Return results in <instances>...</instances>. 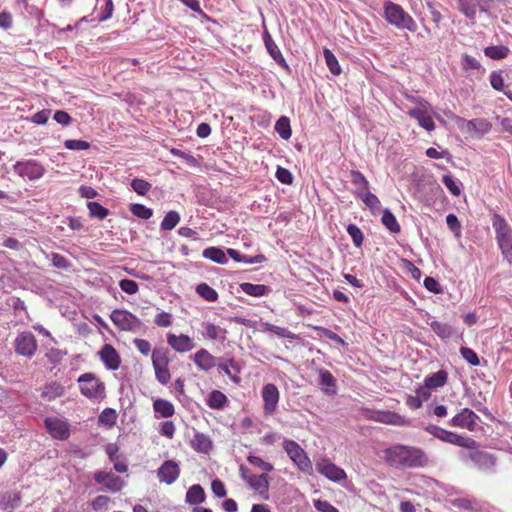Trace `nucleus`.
<instances>
[{
    "label": "nucleus",
    "instance_id": "f257e3e1",
    "mask_svg": "<svg viewBox=\"0 0 512 512\" xmlns=\"http://www.w3.org/2000/svg\"><path fill=\"white\" fill-rule=\"evenodd\" d=\"M385 459L396 468H422L428 465L427 454L418 447L396 444L385 450Z\"/></svg>",
    "mask_w": 512,
    "mask_h": 512
},
{
    "label": "nucleus",
    "instance_id": "f03ea898",
    "mask_svg": "<svg viewBox=\"0 0 512 512\" xmlns=\"http://www.w3.org/2000/svg\"><path fill=\"white\" fill-rule=\"evenodd\" d=\"M492 226L503 258L512 265V228L506 219L497 213L492 216Z\"/></svg>",
    "mask_w": 512,
    "mask_h": 512
},
{
    "label": "nucleus",
    "instance_id": "7ed1b4c3",
    "mask_svg": "<svg viewBox=\"0 0 512 512\" xmlns=\"http://www.w3.org/2000/svg\"><path fill=\"white\" fill-rule=\"evenodd\" d=\"M384 18L399 30L415 32L418 27L413 17L401 5L391 1L384 3Z\"/></svg>",
    "mask_w": 512,
    "mask_h": 512
},
{
    "label": "nucleus",
    "instance_id": "20e7f679",
    "mask_svg": "<svg viewBox=\"0 0 512 512\" xmlns=\"http://www.w3.org/2000/svg\"><path fill=\"white\" fill-rule=\"evenodd\" d=\"M77 383L81 395L89 400H101L106 396L105 383L95 373L86 372L81 374Z\"/></svg>",
    "mask_w": 512,
    "mask_h": 512
},
{
    "label": "nucleus",
    "instance_id": "39448f33",
    "mask_svg": "<svg viewBox=\"0 0 512 512\" xmlns=\"http://www.w3.org/2000/svg\"><path fill=\"white\" fill-rule=\"evenodd\" d=\"M425 431L434 436L435 438L453 444L466 449L478 448L479 444L471 437H466L454 433L452 431L445 430L437 425L430 424L425 427Z\"/></svg>",
    "mask_w": 512,
    "mask_h": 512
},
{
    "label": "nucleus",
    "instance_id": "423d86ee",
    "mask_svg": "<svg viewBox=\"0 0 512 512\" xmlns=\"http://www.w3.org/2000/svg\"><path fill=\"white\" fill-rule=\"evenodd\" d=\"M469 450L470 451L468 452L461 451L459 453V458L463 462H471L477 469L481 471H494V468L497 464V458L494 454L482 450H477V448Z\"/></svg>",
    "mask_w": 512,
    "mask_h": 512
},
{
    "label": "nucleus",
    "instance_id": "0eeeda50",
    "mask_svg": "<svg viewBox=\"0 0 512 512\" xmlns=\"http://www.w3.org/2000/svg\"><path fill=\"white\" fill-rule=\"evenodd\" d=\"M283 449L301 472L309 475L312 473V462L305 450L296 441L284 440Z\"/></svg>",
    "mask_w": 512,
    "mask_h": 512
},
{
    "label": "nucleus",
    "instance_id": "6e6552de",
    "mask_svg": "<svg viewBox=\"0 0 512 512\" xmlns=\"http://www.w3.org/2000/svg\"><path fill=\"white\" fill-rule=\"evenodd\" d=\"M13 170L21 178L30 181L42 178L46 172L45 167L34 159L17 161L13 166Z\"/></svg>",
    "mask_w": 512,
    "mask_h": 512
},
{
    "label": "nucleus",
    "instance_id": "1a4fd4ad",
    "mask_svg": "<svg viewBox=\"0 0 512 512\" xmlns=\"http://www.w3.org/2000/svg\"><path fill=\"white\" fill-rule=\"evenodd\" d=\"M451 118L455 120L458 127L471 135L482 137L488 134L492 129V124L484 118H475L466 120L462 117L451 115Z\"/></svg>",
    "mask_w": 512,
    "mask_h": 512
},
{
    "label": "nucleus",
    "instance_id": "9d476101",
    "mask_svg": "<svg viewBox=\"0 0 512 512\" xmlns=\"http://www.w3.org/2000/svg\"><path fill=\"white\" fill-rule=\"evenodd\" d=\"M110 319L121 331L135 332L142 326L141 320L136 315L124 309H114Z\"/></svg>",
    "mask_w": 512,
    "mask_h": 512
},
{
    "label": "nucleus",
    "instance_id": "9b49d317",
    "mask_svg": "<svg viewBox=\"0 0 512 512\" xmlns=\"http://www.w3.org/2000/svg\"><path fill=\"white\" fill-rule=\"evenodd\" d=\"M261 397L263 400V415L265 417L273 416L278 409L280 392L276 385L272 383L265 384L261 390Z\"/></svg>",
    "mask_w": 512,
    "mask_h": 512
},
{
    "label": "nucleus",
    "instance_id": "f8f14e48",
    "mask_svg": "<svg viewBox=\"0 0 512 512\" xmlns=\"http://www.w3.org/2000/svg\"><path fill=\"white\" fill-rule=\"evenodd\" d=\"M14 347L17 354L31 358L38 349V343L33 333L24 331L17 335Z\"/></svg>",
    "mask_w": 512,
    "mask_h": 512
},
{
    "label": "nucleus",
    "instance_id": "ddd939ff",
    "mask_svg": "<svg viewBox=\"0 0 512 512\" xmlns=\"http://www.w3.org/2000/svg\"><path fill=\"white\" fill-rule=\"evenodd\" d=\"M44 426L52 438L57 440H67L70 436V424L58 417H47L44 420Z\"/></svg>",
    "mask_w": 512,
    "mask_h": 512
},
{
    "label": "nucleus",
    "instance_id": "4468645a",
    "mask_svg": "<svg viewBox=\"0 0 512 512\" xmlns=\"http://www.w3.org/2000/svg\"><path fill=\"white\" fill-rule=\"evenodd\" d=\"M93 478L97 484L110 492H119L125 486V481L112 471H96Z\"/></svg>",
    "mask_w": 512,
    "mask_h": 512
},
{
    "label": "nucleus",
    "instance_id": "2eb2a0df",
    "mask_svg": "<svg viewBox=\"0 0 512 512\" xmlns=\"http://www.w3.org/2000/svg\"><path fill=\"white\" fill-rule=\"evenodd\" d=\"M97 355L107 370L116 371L120 368L122 359L112 344H104Z\"/></svg>",
    "mask_w": 512,
    "mask_h": 512
},
{
    "label": "nucleus",
    "instance_id": "dca6fc26",
    "mask_svg": "<svg viewBox=\"0 0 512 512\" xmlns=\"http://www.w3.org/2000/svg\"><path fill=\"white\" fill-rule=\"evenodd\" d=\"M181 469L174 460H166L157 469V478L160 483L172 485L180 476Z\"/></svg>",
    "mask_w": 512,
    "mask_h": 512
},
{
    "label": "nucleus",
    "instance_id": "f3484780",
    "mask_svg": "<svg viewBox=\"0 0 512 512\" xmlns=\"http://www.w3.org/2000/svg\"><path fill=\"white\" fill-rule=\"evenodd\" d=\"M261 17L264 19L262 14H261ZM263 28H264L263 42H264V45H265V48H266L268 54L280 67H282L286 71L290 72L289 65L287 64L285 58L283 57L278 45L274 42L271 35L269 34L264 21H263Z\"/></svg>",
    "mask_w": 512,
    "mask_h": 512
},
{
    "label": "nucleus",
    "instance_id": "a211bd4d",
    "mask_svg": "<svg viewBox=\"0 0 512 512\" xmlns=\"http://www.w3.org/2000/svg\"><path fill=\"white\" fill-rule=\"evenodd\" d=\"M316 470L318 473L333 482H340L341 480L346 479L345 471L325 458L316 463Z\"/></svg>",
    "mask_w": 512,
    "mask_h": 512
},
{
    "label": "nucleus",
    "instance_id": "6ab92c4d",
    "mask_svg": "<svg viewBox=\"0 0 512 512\" xmlns=\"http://www.w3.org/2000/svg\"><path fill=\"white\" fill-rule=\"evenodd\" d=\"M274 467L271 463L265 462L258 457V470L263 471L262 474L258 475V497L262 500L269 499V484L271 477L267 474L273 471Z\"/></svg>",
    "mask_w": 512,
    "mask_h": 512
},
{
    "label": "nucleus",
    "instance_id": "aec40b11",
    "mask_svg": "<svg viewBox=\"0 0 512 512\" xmlns=\"http://www.w3.org/2000/svg\"><path fill=\"white\" fill-rule=\"evenodd\" d=\"M479 419V416L474 411L464 408L450 420L449 424L453 427L467 428L472 431Z\"/></svg>",
    "mask_w": 512,
    "mask_h": 512
},
{
    "label": "nucleus",
    "instance_id": "412c9836",
    "mask_svg": "<svg viewBox=\"0 0 512 512\" xmlns=\"http://www.w3.org/2000/svg\"><path fill=\"white\" fill-rule=\"evenodd\" d=\"M167 343L178 353H185L195 348L193 339L185 334L176 335L174 333H168Z\"/></svg>",
    "mask_w": 512,
    "mask_h": 512
},
{
    "label": "nucleus",
    "instance_id": "4be33fe9",
    "mask_svg": "<svg viewBox=\"0 0 512 512\" xmlns=\"http://www.w3.org/2000/svg\"><path fill=\"white\" fill-rule=\"evenodd\" d=\"M193 361L197 368L203 371H209L216 365V358L203 348L193 355Z\"/></svg>",
    "mask_w": 512,
    "mask_h": 512
},
{
    "label": "nucleus",
    "instance_id": "5701e85b",
    "mask_svg": "<svg viewBox=\"0 0 512 512\" xmlns=\"http://www.w3.org/2000/svg\"><path fill=\"white\" fill-rule=\"evenodd\" d=\"M485 0H458L459 9L467 18L474 19L476 16L477 8L480 11L486 12L487 8L484 5Z\"/></svg>",
    "mask_w": 512,
    "mask_h": 512
},
{
    "label": "nucleus",
    "instance_id": "b1692460",
    "mask_svg": "<svg viewBox=\"0 0 512 512\" xmlns=\"http://www.w3.org/2000/svg\"><path fill=\"white\" fill-rule=\"evenodd\" d=\"M64 393V386L56 381L47 383L41 388V398L47 402L54 401L55 399L63 396Z\"/></svg>",
    "mask_w": 512,
    "mask_h": 512
},
{
    "label": "nucleus",
    "instance_id": "393cba45",
    "mask_svg": "<svg viewBox=\"0 0 512 512\" xmlns=\"http://www.w3.org/2000/svg\"><path fill=\"white\" fill-rule=\"evenodd\" d=\"M202 328H203L202 334L205 338L210 339V340L220 341V342L225 341L226 333H227L226 329H224L220 326H217L213 323H210V322H203Z\"/></svg>",
    "mask_w": 512,
    "mask_h": 512
},
{
    "label": "nucleus",
    "instance_id": "a878e982",
    "mask_svg": "<svg viewBox=\"0 0 512 512\" xmlns=\"http://www.w3.org/2000/svg\"><path fill=\"white\" fill-rule=\"evenodd\" d=\"M408 115L417 120L418 124L427 131L435 129L432 117L420 108H413L408 111Z\"/></svg>",
    "mask_w": 512,
    "mask_h": 512
},
{
    "label": "nucleus",
    "instance_id": "bb28decb",
    "mask_svg": "<svg viewBox=\"0 0 512 512\" xmlns=\"http://www.w3.org/2000/svg\"><path fill=\"white\" fill-rule=\"evenodd\" d=\"M319 385L322 387V390L329 395L336 394V379L331 374L330 371L326 369H319Z\"/></svg>",
    "mask_w": 512,
    "mask_h": 512
},
{
    "label": "nucleus",
    "instance_id": "cd10ccee",
    "mask_svg": "<svg viewBox=\"0 0 512 512\" xmlns=\"http://www.w3.org/2000/svg\"><path fill=\"white\" fill-rule=\"evenodd\" d=\"M351 183L355 186L354 194L359 197L369 190V182L367 178L358 170H351L350 172Z\"/></svg>",
    "mask_w": 512,
    "mask_h": 512
},
{
    "label": "nucleus",
    "instance_id": "c85d7f7f",
    "mask_svg": "<svg viewBox=\"0 0 512 512\" xmlns=\"http://www.w3.org/2000/svg\"><path fill=\"white\" fill-rule=\"evenodd\" d=\"M206 404L211 409L220 410L228 404V398L223 392L212 390L206 399Z\"/></svg>",
    "mask_w": 512,
    "mask_h": 512
},
{
    "label": "nucleus",
    "instance_id": "c756f323",
    "mask_svg": "<svg viewBox=\"0 0 512 512\" xmlns=\"http://www.w3.org/2000/svg\"><path fill=\"white\" fill-rule=\"evenodd\" d=\"M153 409L156 414L163 418H170L175 414L174 405L170 401L162 398L154 400Z\"/></svg>",
    "mask_w": 512,
    "mask_h": 512
},
{
    "label": "nucleus",
    "instance_id": "7c9ffc66",
    "mask_svg": "<svg viewBox=\"0 0 512 512\" xmlns=\"http://www.w3.org/2000/svg\"><path fill=\"white\" fill-rule=\"evenodd\" d=\"M448 380V373L445 370H439L436 373L431 375H427L425 377L424 383L430 389H438L443 387Z\"/></svg>",
    "mask_w": 512,
    "mask_h": 512
},
{
    "label": "nucleus",
    "instance_id": "2f4dec72",
    "mask_svg": "<svg viewBox=\"0 0 512 512\" xmlns=\"http://www.w3.org/2000/svg\"><path fill=\"white\" fill-rule=\"evenodd\" d=\"M218 369L220 372L226 374L234 383H240V369L233 359H229L224 363H220L218 365Z\"/></svg>",
    "mask_w": 512,
    "mask_h": 512
},
{
    "label": "nucleus",
    "instance_id": "473e14b6",
    "mask_svg": "<svg viewBox=\"0 0 512 512\" xmlns=\"http://www.w3.org/2000/svg\"><path fill=\"white\" fill-rule=\"evenodd\" d=\"M205 492L201 485H192L186 493V502L191 505H198L205 501Z\"/></svg>",
    "mask_w": 512,
    "mask_h": 512
},
{
    "label": "nucleus",
    "instance_id": "72a5a7b5",
    "mask_svg": "<svg viewBox=\"0 0 512 512\" xmlns=\"http://www.w3.org/2000/svg\"><path fill=\"white\" fill-rule=\"evenodd\" d=\"M192 448L200 453H208L212 448V442L206 435L196 433L191 440Z\"/></svg>",
    "mask_w": 512,
    "mask_h": 512
},
{
    "label": "nucleus",
    "instance_id": "f704fd0d",
    "mask_svg": "<svg viewBox=\"0 0 512 512\" xmlns=\"http://www.w3.org/2000/svg\"><path fill=\"white\" fill-rule=\"evenodd\" d=\"M432 331L442 340L450 339L453 336L454 329L451 325L439 321H432L430 324Z\"/></svg>",
    "mask_w": 512,
    "mask_h": 512
},
{
    "label": "nucleus",
    "instance_id": "c9c22d12",
    "mask_svg": "<svg viewBox=\"0 0 512 512\" xmlns=\"http://www.w3.org/2000/svg\"><path fill=\"white\" fill-rule=\"evenodd\" d=\"M381 222L391 233L397 234L401 230L396 217L388 208L383 210Z\"/></svg>",
    "mask_w": 512,
    "mask_h": 512
},
{
    "label": "nucleus",
    "instance_id": "e433bc0d",
    "mask_svg": "<svg viewBox=\"0 0 512 512\" xmlns=\"http://www.w3.org/2000/svg\"><path fill=\"white\" fill-rule=\"evenodd\" d=\"M484 54L493 60H502L510 54V49L504 45L488 46L484 49Z\"/></svg>",
    "mask_w": 512,
    "mask_h": 512
},
{
    "label": "nucleus",
    "instance_id": "4c0bfd02",
    "mask_svg": "<svg viewBox=\"0 0 512 512\" xmlns=\"http://www.w3.org/2000/svg\"><path fill=\"white\" fill-rule=\"evenodd\" d=\"M259 329L261 331H270L281 338H288V339L296 338V335L294 333H292L291 331H289L288 329L279 327V326H276L273 324H269V323H260Z\"/></svg>",
    "mask_w": 512,
    "mask_h": 512
},
{
    "label": "nucleus",
    "instance_id": "58836bf2",
    "mask_svg": "<svg viewBox=\"0 0 512 512\" xmlns=\"http://www.w3.org/2000/svg\"><path fill=\"white\" fill-rule=\"evenodd\" d=\"M203 257L213 262L224 264L227 262L226 254L223 250L217 247H209L203 250Z\"/></svg>",
    "mask_w": 512,
    "mask_h": 512
},
{
    "label": "nucleus",
    "instance_id": "ea45409f",
    "mask_svg": "<svg viewBox=\"0 0 512 512\" xmlns=\"http://www.w3.org/2000/svg\"><path fill=\"white\" fill-rule=\"evenodd\" d=\"M275 131L282 139L288 140L292 134L289 118L281 116L275 124Z\"/></svg>",
    "mask_w": 512,
    "mask_h": 512
},
{
    "label": "nucleus",
    "instance_id": "a19ab883",
    "mask_svg": "<svg viewBox=\"0 0 512 512\" xmlns=\"http://www.w3.org/2000/svg\"><path fill=\"white\" fill-rule=\"evenodd\" d=\"M196 293L208 302H215L218 299V293L207 283H200L196 286Z\"/></svg>",
    "mask_w": 512,
    "mask_h": 512
},
{
    "label": "nucleus",
    "instance_id": "79ce46f5",
    "mask_svg": "<svg viewBox=\"0 0 512 512\" xmlns=\"http://www.w3.org/2000/svg\"><path fill=\"white\" fill-rule=\"evenodd\" d=\"M323 55L330 72L334 75H339L342 70L336 56L327 48L323 50Z\"/></svg>",
    "mask_w": 512,
    "mask_h": 512
},
{
    "label": "nucleus",
    "instance_id": "37998d69",
    "mask_svg": "<svg viewBox=\"0 0 512 512\" xmlns=\"http://www.w3.org/2000/svg\"><path fill=\"white\" fill-rule=\"evenodd\" d=\"M180 221V215L176 211H169L164 216L161 222V229L165 231H170L174 229Z\"/></svg>",
    "mask_w": 512,
    "mask_h": 512
},
{
    "label": "nucleus",
    "instance_id": "c03bdc74",
    "mask_svg": "<svg viewBox=\"0 0 512 512\" xmlns=\"http://www.w3.org/2000/svg\"><path fill=\"white\" fill-rule=\"evenodd\" d=\"M442 182L453 196H459L461 194V182L455 179L451 174L444 175Z\"/></svg>",
    "mask_w": 512,
    "mask_h": 512
},
{
    "label": "nucleus",
    "instance_id": "a18cd8bd",
    "mask_svg": "<svg viewBox=\"0 0 512 512\" xmlns=\"http://www.w3.org/2000/svg\"><path fill=\"white\" fill-rule=\"evenodd\" d=\"M130 212L141 219L147 220L150 219L153 215V210L151 208L146 207L143 204L133 203L130 205Z\"/></svg>",
    "mask_w": 512,
    "mask_h": 512
},
{
    "label": "nucleus",
    "instance_id": "49530a36",
    "mask_svg": "<svg viewBox=\"0 0 512 512\" xmlns=\"http://www.w3.org/2000/svg\"><path fill=\"white\" fill-rule=\"evenodd\" d=\"M152 365L153 366H169V358L167 351L163 348H156L152 351Z\"/></svg>",
    "mask_w": 512,
    "mask_h": 512
},
{
    "label": "nucleus",
    "instance_id": "de8ad7c7",
    "mask_svg": "<svg viewBox=\"0 0 512 512\" xmlns=\"http://www.w3.org/2000/svg\"><path fill=\"white\" fill-rule=\"evenodd\" d=\"M346 230L351 237L354 246L357 248L361 247L364 241V235L361 229L355 224H349Z\"/></svg>",
    "mask_w": 512,
    "mask_h": 512
},
{
    "label": "nucleus",
    "instance_id": "09e8293b",
    "mask_svg": "<svg viewBox=\"0 0 512 512\" xmlns=\"http://www.w3.org/2000/svg\"><path fill=\"white\" fill-rule=\"evenodd\" d=\"M87 207L89 209L90 216L100 220L106 218L109 214V210L98 202H88Z\"/></svg>",
    "mask_w": 512,
    "mask_h": 512
},
{
    "label": "nucleus",
    "instance_id": "8fccbe9b",
    "mask_svg": "<svg viewBox=\"0 0 512 512\" xmlns=\"http://www.w3.org/2000/svg\"><path fill=\"white\" fill-rule=\"evenodd\" d=\"M359 199H361L363 201V203L371 210V211H375V210H378L380 208V200L379 198L371 193L369 190L365 193H363L362 195H360L358 197Z\"/></svg>",
    "mask_w": 512,
    "mask_h": 512
},
{
    "label": "nucleus",
    "instance_id": "3c124183",
    "mask_svg": "<svg viewBox=\"0 0 512 512\" xmlns=\"http://www.w3.org/2000/svg\"><path fill=\"white\" fill-rule=\"evenodd\" d=\"M117 417H118L117 413L114 409L106 408L99 415V422L101 424L111 427V426L115 425V423L117 421Z\"/></svg>",
    "mask_w": 512,
    "mask_h": 512
},
{
    "label": "nucleus",
    "instance_id": "603ef678",
    "mask_svg": "<svg viewBox=\"0 0 512 512\" xmlns=\"http://www.w3.org/2000/svg\"><path fill=\"white\" fill-rule=\"evenodd\" d=\"M111 503L110 497L106 495L97 496L91 503V507L95 512H105Z\"/></svg>",
    "mask_w": 512,
    "mask_h": 512
},
{
    "label": "nucleus",
    "instance_id": "864d4df0",
    "mask_svg": "<svg viewBox=\"0 0 512 512\" xmlns=\"http://www.w3.org/2000/svg\"><path fill=\"white\" fill-rule=\"evenodd\" d=\"M131 187L138 195L144 196L149 192L152 185L144 179L135 178L131 181Z\"/></svg>",
    "mask_w": 512,
    "mask_h": 512
},
{
    "label": "nucleus",
    "instance_id": "5fc2aeb1",
    "mask_svg": "<svg viewBox=\"0 0 512 512\" xmlns=\"http://www.w3.org/2000/svg\"><path fill=\"white\" fill-rule=\"evenodd\" d=\"M155 378L162 385H167L171 379L168 366H153Z\"/></svg>",
    "mask_w": 512,
    "mask_h": 512
},
{
    "label": "nucleus",
    "instance_id": "6e6d98bb",
    "mask_svg": "<svg viewBox=\"0 0 512 512\" xmlns=\"http://www.w3.org/2000/svg\"><path fill=\"white\" fill-rule=\"evenodd\" d=\"M460 354L470 365H472V366L480 365V359H479L477 353L473 349L468 348V347H461Z\"/></svg>",
    "mask_w": 512,
    "mask_h": 512
},
{
    "label": "nucleus",
    "instance_id": "4d7b16f0",
    "mask_svg": "<svg viewBox=\"0 0 512 512\" xmlns=\"http://www.w3.org/2000/svg\"><path fill=\"white\" fill-rule=\"evenodd\" d=\"M275 176L279 182L286 185H291L294 180V177L290 170L283 168L281 166H278Z\"/></svg>",
    "mask_w": 512,
    "mask_h": 512
},
{
    "label": "nucleus",
    "instance_id": "13d9d810",
    "mask_svg": "<svg viewBox=\"0 0 512 512\" xmlns=\"http://www.w3.org/2000/svg\"><path fill=\"white\" fill-rule=\"evenodd\" d=\"M121 290L129 295L136 294L139 290V285L136 281L131 279H122L119 282Z\"/></svg>",
    "mask_w": 512,
    "mask_h": 512
},
{
    "label": "nucleus",
    "instance_id": "bf43d9fd",
    "mask_svg": "<svg viewBox=\"0 0 512 512\" xmlns=\"http://www.w3.org/2000/svg\"><path fill=\"white\" fill-rule=\"evenodd\" d=\"M462 67L464 70H480L482 65L476 58L464 54L462 55Z\"/></svg>",
    "mask_w": 512,
    "mask_h": 512
},
{
    "label": "nucleus",
    "instance_id": "052dcab7",
    "mask_svg": "<svg viewBox=\"0 0 512 512\" xmlns=\"http://www.w3.org/2000/svg\"><path fill=\"white\" fill-rule=\"evenodd\" d=\"M489 80L493 89L503 91L504 79L501 71H492Z\"/></svg>",
    "mask_w": 512,
    "mask_h": 512
},
{
    "label": "nucleus",
    "instance_id": "680f3d73",
    "mask_svg": "<svg viewBox=\"0 0 512 512\" xmlns=\"http://www.w3.org/2000/svg\"><path fill=\"white\" fill-rule=\"evenodd\" d=\"M64 146L69 150H87L90 143L84 140L68 139L64 142Z\"/></svg>",
    "mask_w": 512,
    "mask_h": 512
},
{
    "label": "nucleus",
    "instance_id": "e2e57ef3",
    "mask_svg": "<svg viewBox=\"0 0 512 512\" xmlns=\"http://www.w3.org/2000/svg\"><path fill=\"white\" fill-rule=\"evenodd\" d=\"M154 323L158 327H169L172 325V315L168 312L162 311L155 316Z\"/></svg>",
    "mask_w": 512,
    "mask_h": 512
},
{
    "label": "nucleus",
    "instance_id": "0e129e2a",
    "mask_svg": "<svg viewBox=\"0 0 512 512\" xmlns=\"http://www.w3.org/2000/svg\"><path fill=\"white\" fill-rule=\"evenodd\" d=\"M446 224L456 236L461 235V224L455 214L451 213L446 216Z\"/></svg>",
    "mask_w": 512,
    "mask_h": 512
},
{
    "label": "nucleus",
    "instance_id": "69168bd1",
    "mask_svg": "<svg viewBox=\"0 0 512 512\" xmlns=\"http://www.w3.org/2000/svg\"><path fill=\"white\" fill-rule=\"evenodd\" d=\"M423 285L429 292H432L434 294H440L443 292L440 283L433 277H426L424 279Z\"/></svg>",
    "mask_w": 512,
    "mask_h": 512
},
{
    "label": "nucleus",
    "instance_id": "338daca9",
    "mask_svg": "<svg viewBox=\"0 0 512 512\" xmlns=\"http://www.w3.org/2000/svg\"><path fill=\"white\" fill-rule=\"evenodd\" d=\"M51 261L54 267L59 269H68L70 267V262L61 254L52 253Z\"/></svg>",
    "mask_w": 512,
    "mask_h": 512
},
{
    "label": "nucleus",
    "instance_id": "774afa93",
    "mask_svg": "<svg viewBox=\"0 0 512 512\" xmlns=\"http://www.w3.org/2000/svg\"><path fill=\"white\" fill-rule=\"evenodd\" d=\"M314 507L319 512H339L336 507L326 500H314Z\"/></svg>",
    "mask_w": 512,
    "mask_h": 512
}]
</instances>
